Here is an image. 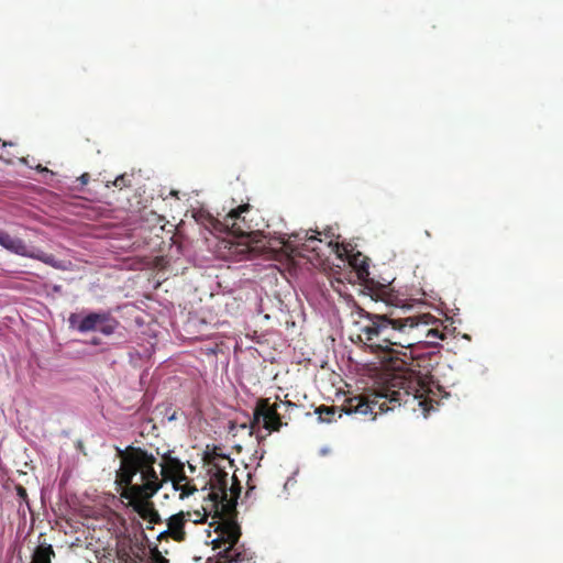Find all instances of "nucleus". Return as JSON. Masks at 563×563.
<instances>
[{
    "mask_svg": "<svg viewBox=\"0 0 563 563\" xmlns=\"http://www.w3.org/2000/svg\"><path fill=\"white\" fill-rule=\"evenodd\" d=\"M363 321H357L358 340L373 353H383V363L402 377L407 384L405 389L410 391L409 401L423 404V386L419 379L412 377L410 366L412 357L408 350L426 340L429 344L444 341L446 334L440 330L442 321L430 313L410 316H395L390 313H375L358 307Z\"/></svg>",
    "mask_w": 563,
    "mask_h": 563,
    "instance_id": "obj_1",
    "label": "nucleus"
},
{
    "mask_svg": "<svg viewBox=\"0 0 563 563\" xmlns=\"http://www.w3.org/2000/svg\"><path fill=\"white\" fill-rule=\"evenodd\" d=\"M120 467L114 483L121 488L119 495L126 499L132 509L150 523H161L162 517L151 500L163 487V479L155 471L156 457L147 451L128 446L117 448Z\"/></svg>",
    "mask_w": 563,
    "mask_h": 563,
    "instance_id": "obj_2",
    "label": "nucleus"
},
{
    "mask_svg": "<svg viewBox=\"0 0 563 563\" xmlns=\"http://www.w3.org/2000/svg\"><path fill=\"white\" fill-rule=\"evenodd\" d=\"M205 466L209 473V493L202 499V509L195 511H185L187 521L196 523L206 521L207 517H220L229 506V494L231 498H236L240 494V484L235 476L231 477L232 485L229 487V471L234 466L233 461L220 452L219 448L213 446L205 453Z\"/></svg>",
    "mask_w": 563,
    "mask_h": 563,
    "instance_id": "obj_3",
    "label": "nucleus"
},
{
    "mask_svg": "<svg viewBox=\"0 0 563 563\" xmlns=\"http://www.w3.org/2000/svg\"><path fill=\"white\" fill-rule=\"evenodd\" d=\"M407 384L408 382L402 377H396L369 396L360 395L347 398L342 408L321 405L314 409V413L318 415L320 421L332 422L335 420L336 412H339L338 417H341L342 411L347 415L366 416L372 415L374 408L377 407L379 412H386L409 402L410 391L405 389Z\"/></svg>",
    "mask_w": 563,
    "mask_h": 563,
    "instance_id": "obj_4",
    "label": "nucleus"
},
{
    "mask_svg": "<svg viewBox=\"0 0 563 563\" xmlns=\"http://www.w3.org/2000/svg\"><path fill=\"white\" fill-rule=\"evenodd\" d=\"M250 210L251 206L245 203L231 209L222 219L209 216V228L213 232H223L231 236V240L228 242L230 244V254L241 256L242 258L254 251V247L251 245V236L254 231L246 219V213Z\"/></svg>",
    "mask_w": 563,
    "mask_h": 563,
    "instance_id": "obj_5",
    "label": "nucleus"
},
{
    "mask_svg": "<svg viewBox=\"0 0 563 563\" xmlns=\"http://www.w3.org/2000/svg\"><path fill=\"white\" fill-rule=\"evenodd\" d=\"M231 508L232 504L229 499L227 510L222 512L220 517H214L209 523V527H213V533L216 534V538L210 542L213 550H231L239 543L241 528L239 523L230 517Z\"/></svg>",
    "mask_w": 563,
    "mask_h": 563,
    "instance_id": "obj_6",
    "label": "nucleus"
},
{
    "mask_svg": "<svg viewBox=\"0 0 563 563\" xmlns=\"http://www.w3.org/2000/svg\"><path fill=\"white\" fill-rule=\"evenodd\" d=\"M68 322L71 328L77 329L80 333L100 331L103 335H111L119 325V321L109 312H90L84 317L73 312Z\"/></svg>",
    "mask_w": 563,
    "mask_h": 563,
    "instance_id": "obj_7",
    "label": "nucleus"
},
{
    "mask_svg": "<svg viewBox=\"0 0 563 563\" xmlns=\"http://www.w3.org/2000/svg\"><path fill=\"white\" fill-rule=\"evenodd\" d=\"M278 401L271 402L269 398H260L256 401L251 429L254 430L262 423L263 428L271 432H279L288 422L283 420V415L278 411Z\"/></svg>",
    "mask_w": 563,
    "mask_h": 563,
    "instance_id": "obj_8",
    "label": "nucleus"
},
{
    "mask_svg": "<svg viewBox=\"0 0 563 563\" xmlns=\"http://www.w3.org/2000/svg\"><path fill=\"white\" fill-rule=\"evenodd\" d=\"M0 246L15 255L40 261L57 269L62 268V263L54 255L40 250H29L20 238H12L8 231H2V229H0Z\"/></svg>",
    "mask_w": 563,
    "mask_h": 563,
    "instance_id": "obj_9",
    "label": "nucleus"
},
{
    "mask_svg": "<svg viewBox=\"0 0 563 563\" xmlns=\"http://www.w3.org/2000/svg\"><path fill=\"white\" fill-rule=\"evenodd\" d=\"M163 461L164 462L161 464L162 477H159V479H163V484L170 481L174 486L188 481L185 472V464L181 461L170 454L164 455Z\"/></svg>",
    "mask_w": 563,
    "mask_h": 563,
    "instance_id": "obj_10",
    "label": "nucleus"
},
{
    "mask_svg": "<svg viewBox=\"0 0 563 563\" xmlns=\"http://www.w3.org/2000/svg\"><path fill=\"white\" fill-rule=\"evenodd\" d=\"M186 523L187 517L185 511L172 515L167 519V529L158 534V540L163 541L165 538H173V540L178 543L185 542L187 538V532L185 530Z\"/></svg>",
    "mask_w": 563,
    "mask_h": 563,
    "instance_id": "obj_11",
    "label": "nucleus"
},
{
    "mask_svg": "<svg viewBox=\"0 0 563 563\" xmlns=\"http://www.w3.org/2000/svg\"><path fill=\"white\" fill-rule=\"evenodd\" d=\"M217 563H250L253 554L243 545H234L231 550L219 551Z\"/></svg>",
    "mask_w": 563,
    "mask_h": 563,
    "instance_id": "obj_12",
    "label": "nucleus"
},
{
    "mask_svg": "<svg viewBox=\"0 0 563 563\" xmlns=\"http://www.w3.org/2000/svg\"><path fill=\"white\" fill-rule=\"evenodd\" d=\"M319 231H314L313 235H309V231H301L300 233H292L290 235V239H295L296 242H303V244L308 243L306 245V249L314 250V247L311 245L314 242H321V240L318 239ZM288 239V241H285V239H282L283 246L287 250L294 253L296 251V247L292 245V242Z\"/></svg>",
    "mask_w": 563,
    "mask_h": 563,
    "instance_id": "obj_13",
    "label": "nucleus"
},
{
    "mask_svg": "<svg viewBox=\"0 0 563 563\" xmlns=\"http://www.w3.org/2000/svg\"><path fill=\"white\" fill-rule=\"evenodd\" d=\"M55 556V552L52 545H38L33 555L31 563H51L52 559Z\"/></svg>",
    "mask_w": 563,
    "mask_h": 563,
    "instance_id": "obj_14",
    "label": "nucleus"
},
{
    "mask_svg": "<svg viewBox=\"0 0 563 563\" xmlns=\"http://www.w3.org/2000/svg\"><path fill=\"white\" fill-rule=\"evenodd\" d=\"M373 298L375 300L385 301L388 305L394 303V295L389 291L388 287L385 285H380L376 289L373 290Z\"/></svg>",
    "mask_w": 563,
    "mask_h": 563,
    "instance_id": "obj_15",
    "label": "nucleus"
},
{
    "mask_svg": "<svg viewBox=\"0 0 563 563\" xmlns=\"http://www.w3.org/2000/svg\"><path fill=\"white\" fill-rule=\"evenodd\" d=\"M173 487L175 490L180 492L179 498L183 500L198 492L197 486L190 484L188 481L180 483L179 485H174Z\"/></svg>",
    "mask_w": 563,
    "mask_h": 563,
    "instance_id": "obj_16",
    "label": "nucleus"
},
{
    "mask_svg": "<svg viewBox=\"0 0 563 563\" xmlns=\"http://www.w3.org/2000/svg\"><path fill=\"white\" fill-rule=\"evenodd\" d=\"M13 144L11 142H2L0 140V159L7 164H12L13 159L16 157L14 154L9 153L5 148L12 147Z\"/></svg>",
    "mask_w": 563,
    "mask_h": 563,
    "instance_id": "obj_17",
    "label": "nucleus"
},
{
    "mask_svg": "<svg viewBox=\"0 0 563 563\" xmlns=\"http://www.w3.org/2000/svg\"><path fill=\"white\" fill-rule=\"evenodd\" d=\"M351 264L357 271V274L360 277H363L364 275H368V264H367L366 258L358 261V257L355 256L353 258V261L351 262Z\"/></svg>",
    "mask_w": 563,
    "mask_h": 563,
    "instance_id": "obj_18",
    "label": "nucleus"
},
{
    "mask_svg": "<svg viewBox=\"0 0 563 563\" xmlns=\"http://www.w3.org/2000/svg\"><path fill=\"white\" fill-rule=\"evenodd\" d=\"M110 185L114 186V187L122 188V187L129 186V180L126 179V176L123 174V175L117 176L114 178V180L108 181V185H106V187H109Z\"/></svg>",
    "mask_w": 563,
    "mask_h": 563,
    "instance_id": "obj_19",
    "label": "nucleus"
},
{
    "mask_svg": "<svg viewBox=\"0 0 563 563\" xmlns=\"http://www.w3.org/2000/svg\"><path fill=\"white\" fill-rule=\"evenodd\" d=\"M150 561L151 563H169V561L162 555L157 548L151 550Z\"/></svg>",
    "mask_w": 563,
    "mask_h": 563,
    "instance_id": "obj_20",
    "label": "nucleus"
},
{
    "mask_svg": "<svg viewBox=\"0 0 563 563\" xmlns=\"http://www.w3.org/2000/svg\"><path fill=\"white\" fill-rule=\"evenodd\" d=\"M15 492H16V495L24 501H26V498H27V493H26V489L22 486V485H16L15 486Z\"/></svg>",
    "mask_w": 563,
    "mask_h": 563,
    "instance_id": "obj_21",
    "label": "nucleus"
},
{
    "mask_svg": "<svg viewBox=\"0 0 563 563\" xmlns=\"http://www.w3.org/2000/svg\"><path fill=\"white\" fill-rule=\"evenodd\" d=\"M276 401H278L279 404V407L283 405L285 406L287 409L289 408H296L297 405L295 402H292L291 400H282L279 396L276 397Z\"/></svg>",
    "mask_w": 563,
    "mask_h": 563,
    "instance_id": "obj_22",
    "label": "nucleus"
},
{
    "mask_svg": "<svg viewBox=\"0 0 563 563\" xmlns=\"http://www.w3.org/2000/svg\"><path fill=\"white\" fill-rule=\"evenodd\" d=\"M118 558L122 563H135V561L126 552L119 553Z\"/></svg>",
    "mask_w": 563,
    "mask_h": 563,
    "instance_id": "obj_23",
    "label": "nucleus"
},
{
    "mask_svg": "<svg viewBox=\"0 0 563 563\" xmlns=\"http://www.w3.org/2000/svg\"><path fill=\"white\" fill-rule=\"evenodd\" d=\"M78 180L81 183V185H87L90 180V175L85 173L78 178Z\"/></svg>",
    "mask_w": 563,
    "mask_h": 563,
    "instance_id": "obj_24",
    "label": "nucleus"
},
{
    "mask_svg": "<svg viewBox=\"0 0 563 563\" xmlns=\"http://www.w3.org/2000/svg\"><path fill=\"white\" fill-rule=\"evenodd\" d=\"M36 170L41 172V173H47V174H53L51 170H48L46 167H42L41 165H37L36 166Z\"/></svg>",
    "mask_w": 563,
    "mask_h": 563,
    "instance_id": "obj_25",
    "label": "nucleus"
},
{
    "mask_svg": "<svg viewBox=\"0 0 563 563\" xmlns=\"http://www.w3.org/2000/svg\"><path fill=\"white\" fill-rule=\"evenodd\" d=\"M100 343H101V341L99 339H93L91 341V344H93V345H99Z\"/></svg>",
    "mask_w": 563,
    "mask_h": 563,
    "instance_id": "obj_26",
    "label": "nucleus"
},
{
    "mask_svg": "<svg viewBox=\"0 0 563 563\" xmlns=\"http://www.w3.org/2000/svg\"><path fill=\"white\" fill-rule=\"evenodd\" d=\"M20 161H21V163H23V164H25V165L27 164V162H26V159H25V158H20Z\"/></svg>",
    "mask_w": 563,
    "mask_h": 563,
    "instance_id": "obj_27",
    "label": "nucleus"
}]
</instances>
